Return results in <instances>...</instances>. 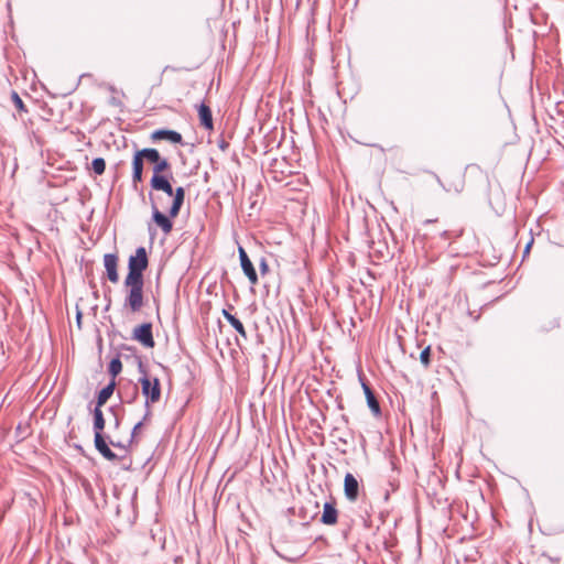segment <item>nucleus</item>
Returning <instances> with one entry per match:
<instances>
[{"label": "nucleus", "mask_w": 564, "mask_h": 564, "mask_svg": "<svg viewBox=\"0 0 564 564\" xmlns=\"http://www.w3.org/2000/svg\"><path fill=\"white\" fill-rule=\"evenodd\" d=\"M127 294L123 306L131 313H138L144 306V280L124 279Z\"/></svg>", "instance_id": "nucleus-1"}, {"label": "nucleus", "mask_w": 564, "mask_h": 564, "mask_svg": "<svg viewBox=\"0 0 564 564\" xmlns=\"http://www.w3.org/2000/svg\"><path fill=\"white\" fill-rule=\"evenodd\" d=\"M151 186L152 188L156 191H162L165 194H167L169 197H171L172 205L170 208V212H178L182 207V204L184 202V188L178 187L176 188L175 193L173 192L172 185L170 182L161 174H153L151 180Z\"/></svg>", "instance_id": "nucleus-2"}, {"label": "nucleus", "mask_w": 564, "mask_h": 564, "mask_svg": "<svg viewBox=\"0 0 564 564\" xmlns=\"http://www.w3.org/2000/svg\"><path fill=\"white\" fill-rule=\"evenodd\" d=\"M139 368L143 373V376L139 379V382L141 383L142 394L145 397V406H149L150 404L159 402L161 399L160 380L156 377L150 378L141 362Z\"/></svg>", "instance_id": "nucleus-3"}, {"label": "nucleus", "mask_w": 564, "mask_h": 564, "mask_svg": "<svg viewBox=\"0 0 564 564\" xmlns=\"http://www.w3.org/2000/svg\"><path fill=\"white\" fill-rule=\"evenodd\" d=\"M149 259L144 247H139L135 254L129 258L126 279L144 280L143 271L148 268Z\"/></svg>", "instance_id": "nucleus-4"}, {"label": "nucleus", "mask_w": 564, "mask_h": 564, "mask_svg": "<svg viewBox=\"0 0 564 564\" xmlns=\"http://www.w3.org/2000/svg\"><path fill=\"white\" fill-rule=\"evenodd\" d=\"M132 339L139 341L145 348H153L155 346V341L152 333V324L144 323L134 327L132 332Z\"/></svg>", "instance_id": "nucleus-5"}, {"label": "nucleus", "mask_w": 564, "mask_h": 564, "mask_svg": "<svg viewBox=\"0 0 564 564\" xmlns=\"http://www.w3.org/2000/svg\"><path fill=\"white\" fill-rule=\"evenodd\" d=\"M150 140L152 142L167 141L171 144H180V145H182L184 143L183 137L180 132H177L175 130H169V129L154 130L150 134Z\"/></svg>", "instance_id": "nucleus-6"}, {"label": "nucleus", "mask_w": 564, "mask_h": 564, "mask_svg": "<svg viewBox=\"0 0 564 564\" xmlns=\"http://www.w3.org/2000/svg\"><path fill=\"white\" fill-rule=\"evenodd\" d=\"M238 251H239L240 265H241L243 273L246 274V276L248 278L249 282L252 285L258 284V275H257L256 269H254L251 260L249 259L246 250L242 247H239Z\"/></svg>", "instance_id": "nucleus-7"}, {"label": "nucleus", "mask_w": 564, "mask_h": 564, "mask_svg": "<svg viewBox=\"0 0 564 564\" xmlns=\"http://www.w3.org/2000/svg\"><path fill=\"white\" fill-rule=\"evenodd\" d=\"M344 492H345V497L351 502H355L358 499L359 482L356 479V477L350 473H347L345 476Z\"/></svg>", "instance_id": "nucleus-8"}, {"label": "nucleus", "mask_w": 564, "mask_h": 564, "mask_svg": "<svg viewBox=\"0 0 564 564\" xmlns=\"http://www.w3.org/2000/svg\"><path fill=\"white\" fill-rule=\"evenodd\" d=\"M104 265L106 268L107 276L110 282L117 283L119 281L118 274V257L113 253H107L104 256Z\"/></svg>", "instance_id": "nucleus-9"}, {"label": "nucleus", "mask_w": 564, "mask_h": 564, "mask_svg": "<svg viewBox=\"0 0 564 564\" xmlns=\"http://www.w3.org/2000/svg\"><path fill=\"white\" fill-rule=\"evenodd\" d=\"M198 118H199V124L204 129H206L208 131L214 130L213 113H212L210 107L208 105L203 102L198 106Z\"/></svg>", "instance_id": "nucleus-10"}, {"label": "nucleus", "mask_w": 564, "mask_h": 564, "mask_svg": "<svg viewBox=\"0 0 564 564\" xmlns=\"http://www.w3.org/2000/svg\"><path fill=\"white\" fill-rule=\"evenodd\" d=\"M361 386H362V390L365 392L367 404H368L369 409L371 410V412L375 416H379L381 414V408H380V404H379L373 391L368 386V383H366L365 381H361Z\"/></svg>", "instance_id": "nucleus-11"}, {"label": "nucleus", "mask_w": 564, "mask_h": 564, "mask_svg": "<svg viewBox=\"0 0 564 564\" xmlns=\"http://www.w3.org/2000/svg\"><path fill=\"white\" fill-rule=\"evenodd\" d=\"M95 447L106 459L117 460L118 456L109 448L102 434H95Z\"/></svg>", "instance_id": "nucleus-12"}, {"label": "nucleus", "mask_w": 564, "mask_h": 564, "mask_svg": "<svg viewBox=\"0 0 564 564\" xmlns=\"http://www.w3.org/2000/svg\"><path fill=\"white\" fill-rule=\"evenodd\" d=\"M178 214H153V221L161 227L165 235L170 234L173 227L172 219Z\"/></svg>", "instance_id": "nucleus-13"}, {"label": "nucleus", "mask_w": 564, "mask_h": 564, "mask_svg": "<svg viewBox=\"0 0 564 564\" xmlns=\"http://www.w3.org/2000/svg\"><path fill=\"white\" fill-rule=\"evenodd\" d=\"M338 511L333 503L324 505L321 521L326 525H333L337 522Z\"/></svg>", "instance_id": "nucleus-14"}, {"label": "nucleus", "mask_w": 564, "mask_h": 564, "mask_svg": "<svg viewBox=\"0 0 564 564\" xmlns=\"http://www.w3.org/2000/svg\"><path fill=\"white\" fill-rule=\"evenodd\" d=\"M142 173L143 158L140 155V152L137 151L132 160V180L135 184L142 181Z\"/></svg>", "instance_id": "nucleus-15"}, {"label": "nucleus", "mask_w": 564, "mask_h": 564, "mask_svg": "<svg viewBox=\"0 0 564 564\" xmlns=\"http://www.w3.org/2000/svg\"><path fill=\"white\" fill-rule=\"evenodd\" d=\"M115 389H116V381H115V379H111V381L99 391L98 397H97V405L96 406L101 408L108 401V399L112 395Z\"/></svg>", "instance_id": "nucleus-16"}, {"label": "nucleus", "mask_w": 564, "mask_h": 564, "mask_svg": "<svg viewBox=\"0 0 564 564\" xmlns=\"http://www.w3.org/2000/svg\"><path fill=\"white\" fill-rule=\"evenodd\" d=\"M558 327H560V319L557 317L550 316V317L544 318L541 322L539 329L542 333H549V332L557 329Z\"/></svg>", "instance_id": "nucleus-17"}, {"label": "nucleus", "mask_w": 564, "mask_h": 564, "mask_svg": "<svg viewBox=\"0 0 564 564\" xmlns=\"http://www.w3.org/2000/svg\"><path fill=\"white\" fill-rule=\"evenodd\" d=\"M93 414L95 434H102V430L105 429L106 422L101 409L99 406H96Z\"/></svg>", "instance_id": "nucleus-18"}, {"label": "nucleus", "mask_w": 564, "mask_h": 564, "mask_svg": "<svg viewBox=\"0 0 564 564\" xmlns=\"http://www.w3.org/2000/svg\"><path fill=\"white\" fill-rule=\"evenodd\" d=\"M140 155L143 158V160H148L150 163H153L154 165L156 162L160 161L162 158L156 149L153 148H147L139 150Z\"/></svg>", "instance_id": "nucleus-19"}, {"label": "nucleus", "mask_w": 564, "mask_h": 564, "mask_svg": "<svg viewBox=\"0 0 564 564\" xmlns=\"http://www.w3.org/2000/svg\"><path fill=\"white\" fill-rule=\"evenodd\" d=\"M122 370V362L119 357L111 359L108 366V372L111 375L112 379L116 378Z\"/></svg>", "instance_id": "nucleus-20"}, {"label": "nucleus", "mask_w": 564, "mask_h": 564, "mask_svg": "<svg viewBox=\"0 0 564 564\" xmlns=\"http://www.w3.org/2000/svg\"><path fill=\"white\" fill-rule=\"evenodd\" d=\"M91 169L97 175H101L106 170V162L102 158H96L91 162Z\"/></svg>", "instance_id": "nucleus-21"}, {"label": "nucleus", "mask_w": 564, "mask_h": 564, "mask_svg": "<svg viewBox=\"0 0 564 564\" xmlns=\"http://www.w3.org/2000/svg\"><path fill=\"white\" fill-rule=\"evenodd\" d=\"M170 170V163L166 159L161 158L159 162L153 166V174H162Z\"/></svg>", "instance_id": "nucleus-22"}, {"label": "nucleus", "mask_w": 564, "mask_h": 564, "mask_svg": "<svg viewBox=\"0 0 564 564\" xmlns=\"http://www.w3.org/2000/svg\"><path fill=\"white\" fill-rule=\"evenodd\" d=\"M420 361L425 367L429 368L431 365V347H425L420 354Z\"/></svg>", "instance_id": "nucleus-23"}, {"label": "nucleus", "mask_w": 564, "mask_h": 564, "mask_svg": "<svg viewBox=\"0 0 564 564\" xmlns=\"http://www.w3.org/2000/svg\"><path fill=\"white\" fill-rule=\"evenodd\" d=\"M482 174V171L477 164H469L465 169V176H476Z\"/></svg>", "instance_id": "nucleus-24"}, {"label": "nucleus", "mask_w": 564, "mask_h": 564, "mask_svg": "<svg viewBox=\"0 0 564 564\" xmlns=\"http://www.w3.org/2000/svg\"><path fill=\"white\" fill-rule=\"evenodd\" d=\"M11 98H12V101H13L15 108L19 111H26L25 105H24L23 100L21 99V97L18 95V93L13 91Z\"/></svg>", "instance_id": "nucleus-25"}, {"label": "nucleus", "mask_w": 564, "mask_h": 564, "mask_svg": "<svg viewBox=\"0 0 564 564\" xmlns=\"http://www.w3.org/2000/svg\"><path fill=\"white\" fill-rule=\"evenodd\" d=\"M230 325L239 333L245 339L247 338V333L243 324L236 317Z\"/></svg>", "instance_id": "nucleus-26"}, {"label": "nucleus", "mask_w": 564, "mask_h": 564, "mask_svg": "<svg viewBox=\"0 0 564 564\" xmlns=\"http://www.w3.org/2000/svg\"><path fill=\"white\" fill-rule=\"evenodd\" d=\"M131 392H132V398L124 399V397H123V395H120V397H121V400H122L123 402L131 403V402H132V401L138 397V386H135V384H134V386H132V388H131ZM121 393H122V392H121V391H119V394H121Z\"/></svg>", "instance_id": "nucleus-27"}, {"label": "nucleus", "mask_w": 564, "mask_h": 564, "mask_svg": "<svg viewBox=\"0 0 564 564\" xmlns=\"http://www.w3.org/2000/svg\"><path fill=\"white\" fill-rule=\"evenodd\" d=\"M143 426V421H140L138 422L133 429H132V433H131V442L134 440V437L138 435V433L140 432V429Z\"/></svg>", "instance_id": "nucleus-28"}, {"label": "nucleus", "mask_w": 564, "mask_h": 564, "mask_svg": "<svg viewBox=\"0 0 564 564\" xmlns=\"http://www.w3.org/2000/svg\"><path fill=\"white\" fill-rule=\"evenodd\" d=\"M259 269L262 274H265L269 271V264L264 258L261 259Z\"/></svg>", "instance_id": "nucleus-29"}, {"label": "nucleus", "mask_w": 564, "mask_h": 564, "mask_svg": "<svg viewBox=\"0 0 564 564\" xmlns=\"http://www.w3.org/2000/svg\"><path fill=\"white\" fill-rule=\"evenodd\" d=\"M152 417V411L150 409V405L149 406H145V413L143 415V419L141 421H143V424L149 422Z\"/></svg>", "instance_id": "nucleus-30"}, {"label": "nucleus", "mask_w": 564, "mask_h": 564, "mask_svg": "<svg viewBox=\"0 0 564 564\" xmlns=\"http://www.w3.org/2000/svg\"><path fill=\"white\" fill-rule=\"evenodd\" d=\"M447 185H448V189L453 188V189H454V191H456V192L462 191V189H463V186H464V184H463V182H462V181H459L457 184H452V183H449V182H448V184H447Z\"/></svg>", "instance_id": "nucleus-31"}, {"label": "nucleus", "mask_w": 564, "mask_h": 564, "mask_svg": "<svg viewBox=\"0 0 564 564\" xmlns=\"http://www.w3.org/2000/svg\"><path fill=\"white\" fill-rule=\"evenodd\" d=\"M223 315L229 324L236 318V316L229 313L227 310H223Z\"/></svg>", "instance_id": "nucleus-32"}, {"label": "nucleus", "mask_w": 564, "mask_h": 564, "mask_svg": "<svg viewBox=\"0 0 564 564\" xmlns=\"http://www.w3.org/2000/svg\"><path fill=\"white\" fill-rule=\"evenodd\" d=\"M76 318H77V323H78V325H80L82 312H79V311L77 312V316H76Z\"/></svg>", "instance_id": "nucleus-33"}, {"label": "nucleus", "mask_w": 564, "mask_h": 564, "mask_svg": "<svg viewBox=\"0 0 564 564\" xmlns=\"http://www.w3.org/2000/svg\"><path fill=\"white\" fill-rule=\"evenodd\" d=\"M531 245H532V240H531V241L528 243V246L525 247L524 252H528V251H529V249H530Z\"/></svg>", "instance_id": "nucleus-34"}]
</instances>
